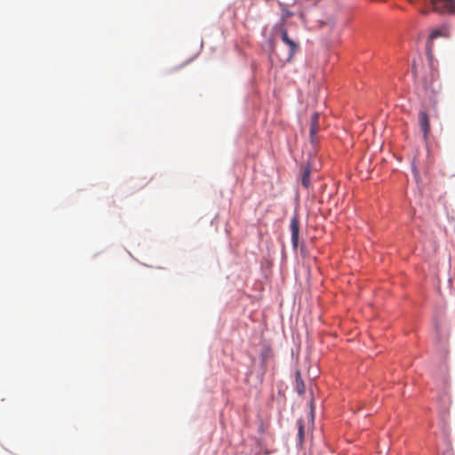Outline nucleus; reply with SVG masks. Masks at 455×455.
<instances>
[{
  "label": "nucleus",
  "mask_w": 455,
  "mask_h": 455,
  "mask_svg": "<svg viewBox=\"0 0 455 455\" xmlns=\"http://www.w3.org/2000/svg\"><path fill=\"white\" fill-rule=\"evenodd\" d=\"M424 4L432 6L436 12L455 13V0H423Z\"/></svg>",
  "instance_id": "f03ea898"
},
{
  "label": "nucleus",
  "mask_w": 455,
  "mask_h": 455,
  "mask_svg": "<svg viewBox=\"0 0 455 455\" xmlns=\"http://www.w3.org/2000/svg\"><path fill=\"white\" fill-rule=\"evenodd\" d=\"M295 388L299 395H303L306 390L305 383L299 371H297L295 373Z\"/></svg>",
  "instance_id": "6e6552de"
},
{
  "label": "nucleus",
  "mask_w": 455,
  "mask_h": 455,
  "mask_svg": "<svg viewBox=\"0 0 455 455\" xmlns=\"http://www.w3.org/2000/svg\"><path fill=\"white\" fill-rule=\"evenodd\" d=\"M319 119H320V115L318 113H314L313 116H311L309 134H310L311 142L313 144L317 143V138L315 135H316L317 132L320 130Z\"/></svg>",
  "instance_id": "423d86ee"
},
{
  "label": "nucleus",
  "mask_w": 455,
  "mask_h": 455,
  "mask_svg": "<svg viewBox=\"0 0 455 455\" xmlns=\"http://www.w3.org/2000/svg\"><path fill=\"white\" fill-rule=\"evenodd\" d=\"M310 171L308 169H305L303 172L301 183L305 188H308L310 184Z\"/></svg>",
  "instance_id": "1a4fd4ad"
},
{
  "label": "nucleus",
  "mask_w": 455,
  "mask_h": 455,
  "mask_svg": "<svg viewBox=\"0 0 455 455\" xmlns=\"http://www.w3.org/2000/svg\"><path fill=\"white\" fill-rule=\"evenodd\" d=\"M282 41L289 47L288 60H291L299 50V44L291 39L285 29L281 31Z\"/></svg>",
  "instance_id": "20e7f679"
},
{
  "label": "nucleus",
  "mask_w": 455,
  "mask_h": 455,
  "mask_svg": "<svg viewBox=\"0 0 455 455\" xmlns=\"http://www.w3.org/2000/svg\"><path fill=\"white\" fill-rule=\"evenodd\" d=\"M421 85L426 97L430 100L435 99L441 92L442 84L439 81L438 72L432 64L427 73L423 76Z\"/></svg>",
  "instance_id": "f257e3e1"
},
{
  "label": "nucleus",
  "mask_w": 455,
  "mask_h": 455,
  "mask_svg": "<svg viewBox=\"0 0 455 455\" xmlns=\"http://www.w3.org/2000/svg\"><path fill=\"white\" fill-rule=\"evenodd\" d=\"M290 229L291 233V243L293 249H297L299 246V221L297 216H294L291 220Z\"/></svg>",
  "instance_id": "39448f33"
},
{
  "label": "nucleus",
  "mask_w": 455,
  "mask_h": 455,
  "mask_svg": "<svg viewBox=\"0 0 455 455\" xmlns=\"http://www.w3.org/2000/svg\"><path fill=\"white\" fill-rule=\"evenodd\" d=\"M439 36H443V37L448 36V29L446 27L434 29L430 32V34L428 36L427 43V54L428 58H432L433 41Z\"/></svg>",
  "instance_id": "7ed1b4c3"
},
{
  "label": "nucleus",
  "mask_w": 455,
  "mask_h": 455,
  "mask_svg": "<svg viewBox=\"0 0 455 455\" xmlns=\"http://www.w3.org/2000/svg\"><path fill=\"white\" fill-rule=\"evenodd\" d=\"M420 12H421L422 14H427L428 13V12L426 11V10H421Z\"/></svg>",
  "instance_id": "9b49d317"
},
{
  "label": "nucleus",
  "mask_w": 455,
  "mask_h": 455,
  "mask_svg": "<svg viewBox=\"0 0 455 455\" xmlns=\"http://www.w3.org/2000/svg\"><path fill=\"white\" fill-rule=\"evenodd\" d=\"M298 424H299V433H298V435H299V438L302 439L303 435H304V427H303V424L300 421H299Z\"/></svg>",
  "instance_id": "9d476101"
},
{
  "label": "nucleus",
  "mask_w": 455,
  "mask_h": 455,
  "mask_svg": "<svg viewBox=\"0 0 455 455\" xmlns=\"http://www.w3.org/2000/svg\"><path fill=\"white\" fill-rule=\"evenodd\" d=\"M419 124L423 132L424 139L427 140L430 132V122L428 115L425 111L419 112Z\"/></svg>",
  "instance_id": "0eeeda50"
}]
</instances>
